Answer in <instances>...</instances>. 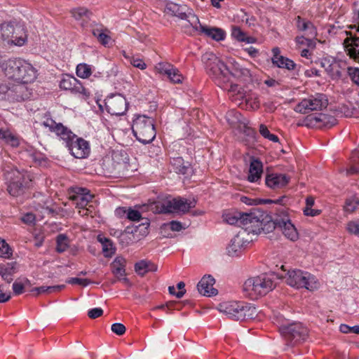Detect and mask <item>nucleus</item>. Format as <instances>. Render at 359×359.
Instances as JSON below:
<instances>
[{
  "label": "nucleus",
  "mask_w": 359,
  "mask_h": 359,
  "mask_svg": "<svg viewBox=\"0 0 359 359\" xmlns=\"http://www.w3.org/2000/svg\"><path fill=\"white\" fill-rule=\"evenodd\" d=\"M242 221L241 229L246 230L252 236L262 232L268 233L276 229L292 241L299 238L298 231L285 206H280L272 215L255 208L248 213L244 212Z\"/></svg>",
  "instance_id": "obj_1"
},
{
  "label": "nucleus",
  "mask_w": 359,
  "mask_h": 359,
  "mask_svg": "<svg viewBox=\"0 0 359 359\" xmlns=\"http://www.w3.org/2000/svg\"><path fill=\"white\" fill-rule=\"evenodd\" d=\"M201 61L207 74L217 86L222 89L235 91L237 85L229 84L230 69L213 53L206 52L201 56Z\"/></svg>",
  "instance_id": "obj_2"
},
{
  "label": "nucleus",
  "mask_w": 359,
  "mask_h": 359,
  "mask_svg": "<svg viewBox=\"0 0 359 359\" xmlns=\"http://www.w3.org/2000/svg\"><path fill=\"white\" fill-rule=\"evenodd\" d=\"M1 69L6 76L16 82L32 83L36 78L34 67L22 59H9L3 62Z\"/></svg>",
  "instance_id": "obj_3"
},
{
  "label": "nucleus",
  "mask_w": 359,
  "mask_h": 359,
  "mask_svg": "<svg viewBox=\"0 0 359 359\" xmlns=\"http://www.w3.org/2000/svg\"><path fill=\"white\" fill-rule=\"evenodd\" d=\"M219 311L233 320H247L257 316L256 307L242 301H229L218 305Z\"/></svg>",
  "instance_id": "obj_4"
},
{
  "label": "nucleus",
  "mask_w": 359,
  "mask_h": 359,
  "mask_svg": "<svg viewBox=\"0 0 359 359\" xmlns=\"http://www.w3.org/2000/svg\"><path fill=\"white\" fill-rule=\"evenodd\" d=\"M276 287L273 277L269 275L252 277L247 279L243 285L244 294L251 299L264 296Z\"/></svg>",
  "instance_id": "obj_5"
},
{
  "label": "nucleus",
  "mask_w": 359,
  "mask_h": 359,
  "mask_svg": "<svg viewBox=\"0 0 359 359\" xmlns=\"http://www.w3.org/2000/svg\"><path fill=\"white\" fill-rule=\"evenodd\" d=\"M8 193L13 197L22 196L29 188L31 180L25 171L16 168L6 170L4 172Z\"/></svg>",
  "instance_id": "obj_6"
},
{
  "label": "nucleus",
  "mask_w": 359,
  "mask_h": 359,
  "mask_svg": "<svg viewBox=\"0 0 359 359\" xmlns=\"http://www.w3.org/2000/svg\"><path fill=\"white\" fill-rule=\"evenodd\" d=\"M132 130L137 140L144 144L151 142L156 134L153 118L145 115L136 117Z\"/></svg>",
  "instance_id": "obj_7"
},
{
  "label": "nucleus",
  "mask_w": 359,
  "mask_h": 359,
  "mask_svg": "<svg viewBox=\"0 0 359 359\" xmlns=\"http://www.w3.org/2000/svg\"><path fill=\"white\" fill-rule=\"evenodd\" d=\"M196 201H188L180 197L174 198H167L164 201H158L151 205L152 210L154 208L158 213H172V212H187L191 208L196 206Z\"/></svg>",
  "instance_id": "obj_8"
},
{
  "label": "nucleus",
  "mask_w": 359,
  "mask_h": 359,
  "mask_svg": "<svg viewBox=\"0 0 359 359\" xmlns=\"http://www.w3.org/2000/svg\"><path fill=\"white\" fill-rule=\"evenodd\" d=\"M279 331L287 344L295 346L304 342L308 337L309 330L301 323H287L283 322L279 326Z\"/></svg>",
  "instance_id": "obj_9"
},
{
  "label": "nucleus",
  "mask_w": 359,
  "mask_h": 359,
  "mask_svg": "<svg viewBox=\"0 0 359 359\" xmlns=\"http://www.w3.org/2000/svg\"><path fill=\"white\" fill-rule=\"evenodd\" d=\"M286 282L291 287L297 289L305 288L310 291L318 289L320 285L313 275L299 269L289 271Z\"/></svg>",
  "instance_id": "obj_10"
},
{
  "label": "nucleus",
  "mask_w": 359,
  "mask_h": 359,
  "mask_svg": "<svg viewBox=\"0 0 359 359\" xmlns=\"http://www.w3.org/2000/svg\"><path fill=\"white\" fill-rule=\"evenodd\" d=\"M0 39L8 44L20 46L25 43L27 36L21 26L5 22L0 25Z\"/></svg>",
  "instance_id": "obj_11"
},
{
  "label": "nucleus",
  "mask_w": 359,
  "mask_h": 359,
  "mask_svg": "<svg viewBox=\"0 0 359 359\" xmlns=\"http://www.w3.org/2000/svg\"><path fill=\"white\" fill-rule=\"evenodd\" d=\"M41 124L49 131L54 133L65 147L76 138V135L70 129L61 123H56L49 115L44 116Z\"/></svg>",
  "instance_id": "obj_12"
},
{
  "label": "nucleus",
  "mask_w": 359,
  "mask_h": 359,
  "mask_svg": "<svg viewBox=\"0 0 359 359\" xmlns=\"http://www.w3.org/2000/svg\"><path fill=\"white\" fill-rule=\"evenodd\" d=\"M328 105L327 96L323 93H316L302 100L296 105L294 111L300 114H308L312 111H321Z\"/></svg>",
  "instance_id": "obj_13"
},
{
  "label": "nucleus",
  "mask_w": 359,
  "mask_h": 359,
  "mask_svg": "<svg viewBox=\"0 0 359 359\" xmlns=\"http://www.w3.org/2000/svg\"><path fill=\"white\" fill-rule=\"evenodd\" d=\"M165 11L168 14L187 20L195 29H198L197 24H199V20L186 5L169 2L166 4Z\"/></svg>",
  "instance_id": "obj_14"
},
{
  "label": "nucleus",
  "mask_w": 359,
  "mask_h": 359,
  "mask_svg": "<svg viewBox=\"0 0 359 359\" xmlns=\"http://www.w3.org/2000/svg\"><path fill=\"white\" fill-rule=\"evenodd\" d=\"M253 240L252 234L246 230L241 229L231 240L227 247L229 256H238Z\"/></svg>",
  "instance_id": "obj_15"
},
{
  "label": "nucleus",
  "mask_w": 359,
  "mask_h": 359,
  "mask_svg": "<svg viewBox=\"0 0 359 359\" xmlns=\"http://www.w3.org/2000/svg\"><path fill=\"white\" fill-rule=\"evenodd\" d=\"M104 104L108 113L114 116H122L128 109L126 99L121 94L107 96L104 100Z\"/></svg>",
  "instance_id": "obj_16"
},
{
  "label": "nucleus",
  "mask_w": 359,
  "mask_h": 359,
  "mask_svg": "<svg viewBox=\"0 0 359 359\" xmlns=\"http://www.w3.org/2000/svg\"><path fill=\"white\" fill-rule=\"evenodd\" d=\"M27 83L16 82L9 83L7 94V101L9 102H22L29 99L32 95L31 90L26 86Z\"/></svg>",
  "instance_id": "obj_17"
},
{
  "label": "nucleus",
  "mask_w": 359,
  "mask_h": 359,
  "mask_svg": "<svg viewBox=\"0 0 359 359\" xmlns=\"http://www.w3.org/2000/svg\"><path fill=\"white\" fill-rule=\"evenodd\" d=\"M70 154L76 158H86L90 154V146L88 141L76 135V138L66 147Z\"/></svg>",
  "instance_id": "obj_18"
},
{
  "label": "nucleus",
  "mask_w": 359,
  "mask_h": 359,
  "mask_svg": "<svg viewBox=\"0 0 359 359\" xmlns=\"http://www.w3.org/2000/svg\"><path fill=\"white\" fill-rule=\"evenodd\" d=\"M335 119L325 114L309 115L304 119V123L308 127L321 128L327 126L328 123L334 124Z\"/></svg>",
  "instance_id": "obj_19"
},
{
  "label": "nucleus",
  "mask_w": 359,
  "mask_h": 359,
  "mask_svg": "<svg viewBox=\"0 0 359 359\" xmlns=\"http://www.w3.org/2000/svg\"><path fill=\"white\" fill-rule=\"evenodd\" d=\"M215 283L210 275L204 276L197 285L198 292L206 297H212L217 294V290L213 287Z\"/></svg>",
  "instance_id": "obj_20"
},
{
  "label": "nucleus",
  "mask_w": 359,
  "mask_h": 359,
  "mask_svg": "<svg viewBox=\"0 0 359 359\" xmlns=\"http://www.w3.org/2000/svg\"><path fill=\"white\" fill-rule=\"evenodd\" d=\"M290 177L284 174L272 173L266 175L265 183L266 186L273 189H280L286 186Z\"/></svg>",
  "instance_id": "obj_21"
},
{
  "label": "nucleus",
  "mask_w": 359,
  "mask_h": 359,
  "mask_svg": "<svg viewBox=\"0 0 359 359\" xmlns=\"http://www.w3.org/2000/svg\"><path fill=\"white\" fill-rule=\"evenodd\" d=\"M74 192L75 195L72 196V200L81 208H85L93 197L89 191L85 188L76 187Z\"/></svg>",
  "instance_id": "obj_22"
},
{
  "label": "nucleus",
  "mask_w": 359,
  "mask_h": 359,
  "mask_svg": "<svg viewBox=\"0 0 359 359\" xmlns=\"http://www.w3.org/2000/svg\"><path fill=\"white\" fill-rule=\"evenodd\" d=\"M263 172V164L257 158H252L250 161L248 180L250 182H256L261 179Z\"/></svg>",
  "instance_id": "obj_23"
},
{
  "label": "nucleus",
  "mask_w": 359,
  "mask_h": 359,
  "mask_svg": "<svg viewBox=\"0 0 359 359\" xmlns=\"http://www.w3.org/2000/svg\"><path fill=\"white\" fill-rule=\"evenodd\" d=\"M198 29L200 30L202 33L205 34L206 36L212 38L215 41H222L224 39L226 34L225 32L221 28L217 27H208L203 26L202 25L197 24Z\"/></svg>",
  "instance_id": "obj_24"
},
{
  "label": "nucleus",
  "mask_w": 359,
  "mask_h": 359,
  "mask_svg": "<svg viewBox=\"0 0 359 359\" xmlns=\"http://www.w3.org/2000/svg\"><path fill=\"white\" fill-rule=\"evenodd\" d=\"M16 272V262H8L0 264V276L4 280L8 283L13 280V276Z\"/></svg>",
  "instance_id": "obj_25"
},
{
  "label": "nucleus",
  "mask_w": 359,
  "mask_h": 359,
  "mask_svg": "<svg viewBox=\"0 0 359 359\" xmlns=\"http://www.w3.org/2000/svg\"><path fill=\"white\" fill-rule=\"evenodd\" d=\"M296 21L298 30L302 32L306 31L307 33L306 34L309 37L315 38L316 36V28L311 22L306 20L300 16L296 18Z\"/></svg>",
  "instance_id": "obj_26"
},
{
  "label": "nucleus",
  "mask_w": 359,
  "mask_h": 359,
  "mask_svg": "<svg viewBox=\"0 0 359 359\" xmlns=\"http://www.w3.org/2000/svg\"><path fill=\"white\" fill-rule=\"evenodd\" d=\"M126 260L123 257H117L111 264L112 273L118 278L126 276Z\"/></svg>",
  "instance_id": "obj_27"
},
{
  "label": "nucleus",
  "mask_w": 359,
  "mask_h": 359,
  "mask_svg": "<svg viewBox=\"0 0 359 359\" xmlns=\"http://www.w3.org/2000/svg\"><path fill=\"white\" fill-rule=\"evenodd\" d=\"M170 163L175 172L180 174H187L191 169L189 163L185 162L182 157L172 158Z\"/></svg>",
  "instance_id": "obj_28"
},
{
  "label": "nucleus",
  "mask_w": 359,
  "mask_h": 359,
  "mask_svg": "<svg viewBox=\"0 0 359 359\" xmlns=\"http://www.w3.org/2000/svg\"><path fill=\"white\" fill-rule=\"evenodd\" d=\"M243 213L238 211H229L223 214V219L229 224L241 226Z\"/></svg>",
  "instance_id": "obj_29"
},
{
  "label": "nucleus",
  "mask_w": 359,
  "mask_h": 359,
  "mask_svg": "<svg viewBox=\"0 0 359 359\" xmlns=\"http://www.w3.org/2000/svg\"><path fill=\"white\" fill-rule=\"evenodd\" d=\"M283 200V197L280 198L277 200L273 201L271 199H251L246 196L241 197V201L247 205H257V204H267V203H276L280 204Z\"/></svg>",
  "instance_id": "obj_30"
},
{
  "label": "nucleus",
  "mask_w": 359,
  "mask_h": 359,
  "mask_svg": "<svg viewBox=\"0 0 359 359\" xmlns=\"http://www.w3.org/2000/svg\"><path fill=\"white\" fill-rule=\"evenodd\" d=\"M359 205V196L353 195L348 198L344 206V210L348 213L353 212Z\"/></svg>",
  "instance_id": "obj_31"
},
{
  "label": "nucleus",
  "mask_w": 359,
  "mask_h": 359,
  "mask_svg": "<svg viewBox=\"0 0 359 359\" xmlns=\"http://www.w3.org/2000/svg\"><path fill=\"white\" fill-rule=\"evenodd\" d=\"M3 140L5 142V143L11 145L13 147H17L20 144V140L18 136L13 134L9 130H4Z\"/></svg>",
  "instance_id": "obj_32"
},
{
  "label": "nucleus",
  "mask_w": 359,
  "mask_h": 359,
  "mask_svg": "<svg viewBox=\"0 0 359 359\" xmlns=\"http://www.w3.org/2000/svg\"><path fill=\"white\" fill-rule=\"evenodd\" d=\"M322 66L325 67L326 72L332 77H340L341 72L338 69L337 62L330 63V61L322 62Z\"/></svg>",
  "instance_id": "obj_33"
},
{
  "label": "nucleus",
  "mask_w": 359,
  "mask_h": 359,
  "mask_svg": "<svg viewBox=\"0 0 359 359\" xmlns=\"http://www.w3.org/2000/svg\"><path fill=\"white\" fill-rule=\"evenodd\" d=\"M76 83L77 79L75 77L67 75L61 80L60 87L62 89L70 90L72 92L74 86H75V84Z\"/></svg>",
  "instance_id": "obj_34"
},
{
  "label": "nucleus",
  "mask_w": 359,
  "mask_h": 359,
  "mask_svg": "<svg viewBox=\"0 0 359 359\" xmlns=\"http://www.w3.org/2000/svg\"><path fill=\"white\" fill-rule=\"evenodd\" d=\"M231 36L238 41H246L247 43H252L253 41L252 38L247 37L245 33L238 27H233L232 28Z\"/></svg>",
  "instance_id": "obj_35"
},
{
  "label": "nucleus",
  "mask_w": 359,
  "mask_h": 359,
  "mask_svg": "<svg viewBox=\"0 0 359 359\" xmlns=\"http://www.w3.org/2000/svg\"><path fill=\"white\" fill-rule=\"evenodd\" d=\"M278 59L279 60H275L274 65L280 68H285L288 70H292L297 67V65L292 60L287 57H278Z\"/></svg>",
  "instance_id": "obj_36"
},
{
  "label": "nucleus",
  "mask_w": 359,
  "mask_h": 359,
  "mask_svg": "<svg viewBox=\"0 0 359 359\" xmlns=\"http://www.w3.org/2000/svg\"><path fill=\"white\" fill-rule=\"evenodd\" d=\"M295 41L299 46H306L308 48L314 49L316 46V41L313 38L306 37L304 36H298L295 38Z\"/></svg>",
  "instance_id": "obj_37"
},
{
  "label": "nucleus",
  "mask_w": 359,
  "mask_h": 359,
  "mask_svg": "<svg viewBox=\"0 0 359 359\" xmlns=\"http://www.w3.org/2000/svg\"><path fill=\"white\" fill-rule=\"evenodd\" d=\"M56 250L61 253L65 252L69 247L68 238L65 234H59L56 238Z\"/></svg>",
  "instance_id": "obj_38"
},
{
  "label": "nucleus",
  "mask_w": 359,
  "mask_h": 359,
  "mask_svg": "<svg viewBox=\"0 0 359 359\" xmlns=\"http://www.w3.org/2000/svg\"><path fill=\"white\" fill-rule=\"evenodd\" d=\"M72 16L77 20L83 19L84 18L89 19L91 13L86 8L80 7L74 8L71 11Z\"/></svg>",
  "instance_id": "obj_39"
},
{
  "label": "nucleus",
  "mask_w": 359,
  "mask_h": 359,
  "mask_svg": "<svg viewBox=\"0 0 359 359\" xmlns=\"http://www.w3.org/2000/svg\"><path fill=\"white\" fill-rule=\"evenodd\" d=\"M76 75L82 79H86L91 75L90 66L86 64H79L76 67Z\"/></svg>",
  "instance_id": "obj_40"
},
{
  "label": "nucleus",
  "mask_w": 359,
  "mask_h": 359,
  "mask_svg": "<svg viewBox=\"0 0 359 359\" xmlns=\"http://www.w3.org/2000/svg\"><path fill=\"white\" fill-rule=\"evenodd\" d=\"M172 67L173 65L170 63L159 62L156 65L155 69L158 73L168 76L170 74V71L172 69Z\"/></svg>",
  "instance_id": "obj_41"
},
{
  "label": "nucleus",
  "mask_w": 359,
  "mask_h": 359,
  "mask_svg": "<svg viewBox=\"0 0 359 359\" xmlns=\"http://www.w3.org/2000/svg\"><path fill=\"white\" fill-rule=\"evenodd\" d=\"M249 70L246 68L241 67L238 63L233 64V67L230 70V76H248Z\"/></svg>",
  "instance_id": "obj_42"
},
{
  "label": "nucleus",
  "mask_w": 359,
  "mask_h": 359,
  "mask_svg": "<svg viewBox=\"0 0 359 359\" xmlns=\"http://www.w3.org/2000/svg\"><path fill=\"white\" fill-rule=\"evenodd\" d=\"M259 133L264 138H266L273 142H278V136L271 134L267 127L264 124H261L259 126Z\"/></svg>",
  "instance_id": "obj_43"
},
{
  "label": "nucleus",
  "mask_w": 359,
  "mask_h": 359,
  "mask_svg": "<svg viewBox=\"0 0 359 359\" xmlns=\"http://www.w3.org/2000/svg\"><path fill=\"white\" fill-rule=\"evenodd\" d=\"M149 262L141 260L135 264V271L141 276H144L148 272Z\"/></svg>",
  "instance_id": "obj_44"
},
{
  "label": "nucleus",
  "mask_w": 359,
  "mask_h": 359,
  "mask_svg": "<svg viewBox=\"0 0 359 359\" xmlns=\"http://www.w3.org/2000/svg\"><path fill=\"white\" fill-rule=\"evenodd\" d=\"M167 76L170 81L175 83H180L183 80L182 75L180 73L179 70L174 67L170 71V74H168Z\"/></svg>",
  "instance_id": "obj_45"
},
{
  "label": "nucleus",
  "mask_w": 359,
  "mask_h": 359,
  "mask_svg": "<svg viewBox=\"0 0 359 359\" xmlns=\"http://www.w3.org/2000/svg\"><path fill=\"white\" fill-rule=\"evenodd\" d=\"M347 73L351 81L358 86H359V68L348 67Z\"/></svg>",
  "instance_id": "obj_46"
},
{
  "label": "nucleus",
  "mask_w": 359,
  "mask_h": 359,
  "mask_svg": "<svg viewBox=\"0 0 359 359\" xmlns=\"http://www.w3.org/2000/svg\"><path fill=\"white\" fill-rule=\"evenodd\" d=\"M102 246L104 257H110L115 253L116 248L114 247L113 243L111 240L107 243H105Z\"/></svg>",
  "instance_id": "obj_47"
},
{
  "label": "nucleus",
  "mask_w": 359,
  "mask_h": 359,
  "mask_svg": "<svg viewBox=\"0 0 359 359\" xmlns=\"http://www.w3.org/2000/svg\"><path fill=\"white\" fill-rule=\"evenodd\" d=\"M11 255V250L8 243L4 240L0 239V257H8Z\"/></svg>",
  "instance_id": "obj_48"
},
{
  "label": "nucleus",
  "mask_w": 359,
  "mask_h": 359,
  "mask_svg": "<svg viewBox=\"0 0 359 359\" xmlns=\"http://www.w3.org/2000/svg\"><path fill=\"white\" fill-rule=\"evenodd\" d=\"M123 55L126 58H128L129 61L131 65H133L134 67L139 68L140 69H144L147 67L146 64L144 62L140 59V58H135V57H129L126 55V53L123 52Z\"/></svg>",
  "instance_id": "obj_49"
},
{
  "label": "nucleus",
  "mask_w": 359,
  "mask_h": 359,
  "mask_svg": "<svg viewBox=\"0 0 359 359\" xmlns=\"http://www.w3.org/2000/svg\"><path fill=\"white\" fill-rule=\"evenodd\" d=\"M339 330L344 334L355 333L359 334V325L350 327L346 324H341L339 327Z\"/></svg>",
  "instance_id": "obj_50"
},
{
  "label": "nucleus",
  "mask_w": 359,
  "mask_h": 359,
  "mask_svg": "<svg viewBox=\"0 0 359 359\" xmlns=\"http://www.w3.org/2000/svg\"><path fill=\"white\" fill-rule=\"evenodd\" d=\"M66 283L68 284H78L83 286H87L91 281L87 278H69L66 280Z\"/></svg>",
  "instance_id": "obj_51"
},
{
  "label": "nucleus",
  "mask_w": 359,
  "mask_h": 359,
  "mask_svg": "<svg viewBox=\"0 0 359 359\" xmlns=\"http://www.w3.org/2000/svg\"><path fill=\"white\" fill-rule=\"evenodd\" d=\"M347 229L349 233L354 234L359 238V221H351L347 224Z\"/></svg>",
  "instance_id": "obj_52"
},
{
  "label": "nucleus",
  "mask_w": 359,
  "mask_h": 359,
  "mask_svg": "<svg viewBox=\"0 0 359 359\" xmlns=\"http://www.w3.org/2000/svg\"><path fill=\"white\" fill-rule=\"evenodd\" d=\"M72 93H79L86 97H88L90 95L89 91L83 86L79 80H77V83L75 84V86H74Z\"/></svg>",
  "instance_id": "obj_53"
},
{
  "label": "nucleus",
  "mask_w": 359,
  "mask_h": 359,
  "mask_svg": "<svg viewBox=\"0 0 359 359\" xmlns=\"http://www.w3.org/2000/svg\"><path fill=\"white\" fill-rule=\"evenodd\" d=\"M72 93H79L86 97H88L90 95L89 91L83 86L79 80H77V83L75 84V86H74Z\"/></svg>",
  "instance_id": "obj_54"
},
{
  "label": "nucleus",
  "mask_w": 359,
  "mask_h": 359,
  "mask_svg": "<svg viewBox=\"0 0 359 359\" xmlns=\"http://www.w3.org/2000/svg\"><path fill=\"white\" fill-rule=\"evenodd\" d=\"M9 83L5 81H0V100H7Z\"/></svg>",
  "instance_id": "obj_55"
},
{
  "label": "nucleus",
  "mask_w": 359,
  "mask_h": 359,
  "mask_svg": "<svg viewBox=\"0 0 359 359\" xmlns=\"http://www.w3.org/2000/svg\"><path fill=\"white\" fill-rule=\"evenodd\" d=\"M111 331L117 335H123L126 332V327L122 323H116L111 325Z\"/></svg>",
  "instance_id": "obj_56"
},
{
  "label": "nucleus",
  "mask_w": 359,
  "mask_h": 359,
  "mask_svg": "<svg viewBox=\"0 0 359 359\" xmlns=\"http://www.w3.org/2000/svg\"><path fill=\"white\" fill-rule=\"evenodd\" d=\"M127 218L131 221H140L142 217L138 210L129 209L127 212Z\"/></svg>",
  "instance_id": "obj_57"
},
{
  "label": "nucleus",
  "mask_w": 359,
  "mask_h": 359,
  "mask_svg": "<svg viewBox=\"0 0 359 359\" xmlns=\"http://www.w3.org/2000/svg\"><path fill=\"white\" fill-rule=\"evenodd\" d=\"M103 314V310L101 308H94L90 309L88 312V316L90 318L95 319Z\"/></svg>",
  "instance_id": "obj_58"
},
{
  "label": "nucleus",
  "mask_w": 359,
  "mask_h": 359,
  "mask_svg": "<svg viewBox=\"0 0 359 359\" xmlns=\"http://www.w3.org/2000/svg\"><path fill=\"white\" fill-rule=\"evenodd\" d=\"M65 288V285H57L53 286H46V294H51L54 292H58Z\"/></svg>",
  "instance_id": "obj_59"
},
{
  "label": "nucleus",
  "mask_w": 359,
  "mask_h": 359,
  "mask_svg": "<svg viewBox=\"0 0 359 359\" xmlns=\"http://www.w3.org/2000/svg\"><path fill=\"white\" fill-rule=\"evenodd\" d=\"M13 290L15 294L19 295L24 292V285L21 283L15 281L13 284Z\"/></svg>",
  "instance_id": "obj_60"
},
{
  "label": "nucleus",
  "mask_w": 359,
  "mask_h": 359,
  "mask_svg": "<svg viewBox=\"0 0 359 359\" xmlns=\"http://www.w3.org/2000/svg\"><path fill=\"white\" fill-rule=\"evenodd\" d=\"M35 215L33 213L28 212L22 217V221L27 224H32L35 221Z\"/></svg>",
  "instance_id": "obj_61"
},
{
  "label": "nucleus",
  "mask_w": 359,
  "mask_h": 359,
  "mask_svg": "<svg viewBox=\"0 0 359 359\" xmlns=\"http://www.w3.org/2000/svg\"><path fill=\"white\" fill-rule=\"evenodd\" d=\"M168 291L170 294L175 295L178 299L182 298L186 292V290H180L176 292L175 287L174 286H169Z\"/></svg>",
  "instance_id": "obj_62"
},
{
  "label": "nucleus",
  "mask_w": 359,
  "mask_h": 359,
  "mask_svg": "<svg viewBox=\"0 0 359 359\" xmlns=\"http://www.w3.org/2000/svg\"><path fill=\"white\" fill-rule=\"evenodd\" d=\"M304 213L307 216L313 217L320 215V210L312 209V207H305Z\"/></svg>",
  "instance_id": "obj_63"
},
{
  "label": "nucleus",
  "mask_w": 359,
  "mask_h": 359,
  "mask_svg": "<svg viewBox=\"0 0 359 359\" xmlns=\"http://www.w3.org/2000/svg\"><path fill=\"white\" fill-rule=\"evenodd\" d=\"M169 225L170 229L173 231H180L183 229L182 223L178 221H171Z\"/></svg>",
  "instance_id": "obj_64"
}]
</instances>
